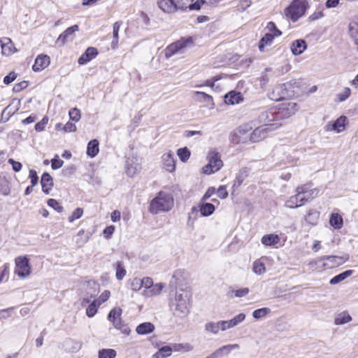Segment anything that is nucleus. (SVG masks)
<instances>
[{
  "mask_svg": "<svg viewBox=\"0 0 358 358\" xmlns=\"http://www.w3.org/2000/svg\"><path fill=\"white\" fill-rule=\"evenodd\" d=\"M70 119L73 121L78 122L80 119V111L76 108H73L69 110Z\"/></svg>",
  "mask_w": 358,
  "mask_h": 358,
  "instance_id": "de8ad7c7",
  "label": "nucleus"
},
{
  "mask_svg": "<svg viewBox=\"0 0 358 358\" xmlns=\"http://www.w3.org/2000/svg\"><path fill=\"white\" fill-rule=\"evenodd\" d=\"M122 314V309L118 308H114L113 309H112L108 315V320H110L112 323L114 322V320H117L118 319H121L120 318V315Z\"/></svg>",
  "mask_w": 358,
  "mask_h": 358,
  "instance_id": "c03bdc74",
  "label": "nucleus"
},
{
  "mask_svg": "<svg viewBox=\"0 0 358 358\" xmlns=\"http://www.w3.org/2000/svg\"><path fill=\"white\" fill-rule=\"evenodd\" d=\"M324 16L322 10H316L308 17L309 22H313L322 18Z\"/></svg>",
  "mask_w": 358,
  "mask_h": 358,
  "instance_id": "680f3d73",
  "label": "nucleus"
},
{
  "mask_svg": "<svg viewBox=\"0 0 358 358\" xmlns=\"http://www.w3.org/2000/svg\"><path fill=\"white\" fill-rule=\"evenodd\" d=\"M319 189L306 183L296 187V194L292 196V208L303 206L306 202L318 196Z\"/></svg>",
  "mask_w": 358,
  "mask_h": 358,
  "instance_id": "f03ea898",
  "label": "nucleus"
},
{
  "mask_svg": "<svg viewBox=\"0 0 358 358\" xmlns=\"http://www.w3.org/2000/svg\"><path fill=\"white\" fill-rule=\"evenodd\" d=\"M0 43L3 55L8 56L16 51V49L9 38H2L0 39Z\"/></svg>",
  "mask_w": 358,
  "mask_h": 358,
  "instance_id": "2eb2a0df",
  "label": "nucleus"
},
{
  "mask_svg": "<svg viewBox=\"0 0 358 358\" xmlns=\"http://www.w3.org/2000/svg\"><path fill=\"white\" fill-rule=\"evenodd\" d=\"M141 168V159L134 156L127 158L126 161V173L129 176L132 177L138 173Z\"/></svg>",
  "mask_w": 358,
  "mask_h": 358,
  "instance_id": "9b49d317",
  "label": "nucleus"
},
{
  "mask_svg": "<svg viewBox=\"0 0 358 358\" xmlns=\"http://www.w3.org/2000/svg\"><path fill=\"white\" fill-rule=\"evenodd\" d=\"M306 42L304 40H296L292 43V54L296 55H300L306 49Z\"/></svg>",
  "mask_w": 358,
  "mask_h": 358,
  "instance_id": "a878e982",
  "label": "nucleus"
},
{
  "mask_svg": "<svg viewBox=\"0 0 358 358\" xmlns=\"http://www.w3.org/2000/svg\"><path fill=\"white\" fill-rule=\"evenodd\" d=\"M110 292L108 290H105L99 297L95 301H97L98 305H101L103 303L106 302L110 297Z\"/></svg>",
  "mask_w": 358,
  "mask_h": 358,
  "instance_id": "6e6d98bb",
  "label": "nucleus"
},
{
  "mask_svg": "<svg viewBox=\"0 0 358 358\" xmlns=\"http://www.w3.org/2000/svg\"><path fill=\"white\" fill-rule=\"evenodd\" d=\"M164 168L169 172H173L176 169L175 159L171 153L165 154L162 156Z\"/></svg>",
  "mask_w": 358,
  "mask_h": 358,
  "instance_id": "a211bd4d",
  "label": "nucleus"
},
{
  "mask_svg": "<svg viewBox=\"0 0 358 358\" xmlns=\"http://www.w3.org/2000/svg\"><path fill=\"white\" fill-rule=\"evenodd\" d=\"M271 313V309L268 308H262L259 309H257L252 313V316L256 320L262 319L266 317L268 314Z\"/></svg>",
  "mask_w": 358,
  "mask_h": 358,
  "instance_id": "58836bf2",
  "label": "nucleus"
},
{
  "mask_svg": "<svg viewBox=\"0 0 358 358\" xmlns=\"http://www.w3.org/2000/svg\"><path fill=\"white\" fill-rule=\"evenodd\" d=\"M243 100L242 95L240 92L231 91L224 96V102L227 104L234 105L239 103Z\"/></svg>",
  "mask_w": 358,
  "mask_h": 358,
  "instance_id": "6ab92c4d",
  "label": "nucleus"
},
{
  "mask_svg": "<svg viewBox=\"0 0 358 358\" xmlns=\"http://www.w3.org/2000/svg\"><path fill=\"white\" fill-rule=\"evenodd\" d=\"M351 94V90L349 87H345L343 91L338 94V101L341 102L346 100Z\"/></svg>",
  "mask_w": 358,
  "mask_h": 358,
  "instance_id": "864d4df0",
  "label": "nucleus"
},
{
  "mask_svg": "<svg viewBox=\"0 0 358 358\" xmlns=\"http://www.w3.org/2000/svg\"><path fill=\"white\" fill-rule=\"evenodd\" d=\"M238 348V345L237 344L224 345L216 350L215 352L208 356L207 358H220L224 355H227L232 350Z\"/></svg>",
  "mask_w": 358,
  "mask_h": 358,
  "instance_id": "ddd939ff",
  "label": "nucleus"
},
{
  "mask_svg": "<svg viewBox=\"0 0 358 358\" xmlns=\"http://www.w3.org/2000/svg\"><path fill=\"white\" fill-rule=\"evenodd\" d=\"M348 124V118L345 115H341L334 122H329L326 126V130L328 131H334L340 133L345 130Z\"/></svg>",
  "mask_w": 358,
  "mask_h": 358,
  "instance_id": "f8f14e48",
  "label": "nucleus"
},
{
  "mask_svg": "<svg viewBox=\"0 0 358 358\" xmlns=\"http://www.w3.org/2000/svg\"><path fill=\"white\" fill-rule=\"evenodd\" d=\"M193 0H157L158 7L164 13H174L187 8L188 3Z\"/></svg>",
  "mask_w": 358,
  "mask_h": 358,
  "instance_id": "39448f33",
  "label": "nucleus"
},
{
  "mask_svg": "<svg viewBox=\"0 0 358 358\" xmlns=\"http://www.w3.org/2000/svg\"><path fill=\"white\" fill-rule=\"evenodd\" d=\"M116 351L113 349H102L99 351V358H115L116 357Z\"/></svg>",
  "mask_w": 358,
  "mask_h": 358,
  "instance_id": "4c0bfd02",
  "label": "nucleus"
},
{
  "mask_svg": "<svg viewBox=\"0 0 358 358\" xmlns=\"http://www.w3.org/2000/svg\"><path fill=\"white\" fill-rule=\"evenodd\" d=\"M29 178L31 179V183L32 186H36L38 181V177L36 171L31 169L29 171Z\"/></svg>",
  "mask_w": 358,
  "mask_h": 358,
  "instance_id": "69168bd1",
  "label": "nucleus"
},
{
  "mask_svg": "<svg viewBox=\"0 0 358 358\" xmlns=\"http://www.w3.org/2000/svg\"><path fill=\"white\" fill-rule=\"evenodd\" d=\"M177 155L182 162H185L189 159L190 157V151L187 147H185L178 149L177 151Z\"/></svg>",
  "mask_w": 358,
  "mask_h": 358,
  "instance_id": "ea45409f",
  "label": "nucleus"
},
{
  "mask_svg": "<svg viewBox=\"0 0 358 358\" xmlns=\"http://www.w3.org/2000/svg\"><path fill=\"white\" fill-rule=\"evenodd\" d=\"M172 353V348L170 346H163L159 349V350L155 353L152 358H166L169 357Z\"/></svg>",
  "mask_w": 358,
  "mask_h": 358,
  "instance_id": "c756f323",
  "label": "nucleus"
},
{
  "mask_svg": "<svg viewBox=\"0 0 358 358\" xmlns=\"http://www.w3.org/2000/svg\"><path fill=\"white\" fill-rule=\"evenodd\" d=\"M229 138L231 142L234 144H238L244 141L241 137V135H240L236 131H234L230 134Z\"/></svg>",
  "mask_w": 358,
  "mask_h": 358,
  "instance_id": "603ef678",
  "label": "nucleus"
},
{
  "mask_svg": "<svg viewBox=\"0 0 358 358\" xmlns=\"http://www.w3.org/2000/svg\"><path fill=\"white\" fill-rule=\"evenodd\" d=\"M347 258L336 255L324 256L311 263L315 270L322 272L327 269L338 267L347 261Z\"/></svg>",
  "mask_w": 358,
  "mask_h": 358,
  "instance_id": "20e7f679",
  "label": "nucleus"
},
{
  "mask_svg": "<svg viewBox=\"0 0 358 358\" xmlns=\"http://www.w3.org/2000/svg\"><path fill=\"white\" fill-rule=\"evenodd\" d=\"M194 44V38L192 36L187 38H181L178 41L170 44L164 50L165 57L170 58L182 50L192 46Z\"/></svg>",
  "mask_w": 358,
  "mask_h": 358,
  "instance_id": "423d86ee",
  "label": "nucleus"
},
{
  "mask_svg": "<svg viewBox=\"0 0 358 358\" xmlns=\"http://www.w3.org/2000/svg\"><path fill=\"white\" fill-rule=\"evenodd\" d=\"M274 129L273 124H265L256 128L250 136V141L255 143L264 139L268 132Z\"/></svg>",
  "mask_w": 358,
  "mask_h": 358,
  "instance_id": "9d476101",
  "label": "nucleus"
},
{
  "mask_svg": "<svg viewBox=\"0 0 358 358\" xmlns=\"http://www.w3.org/2000/svg\"><path fill=\"white\" fill-rule=\"evenodd\" d=\"M252 271L257 275H261L266 271L264 264L259 260H256L253 263Z\"/></svg>",
  "mask_w": 358,
  "mask_h": 358,
  "instance_id": "37998d69",
  "label": "nucleus"
},
{
  "mask_svg": "<svg viewBox=\"0 0 358 358\" xmlns=\"http://www.w3.org/2000/svg\"><path fill=\"white\" fill-rule=\"evenodd\" d=\"M174 204L173 198L171 194L159 192L157 195L151 201L149 210L152 214H158L160 212L170 210Z\"/></svg>",
  "mask_w": 358,
  "mask_h": 358,
  "instance_id": "7ed1b4c3",
  "label": "nucleus"
},
{
  "mask_svg": "<svg viewBox=\"0 0 358 358\" xmlns=\"http://www.w3.org/2000/svg\"><path fill=\"white\" fill-rule=\"evenodd\" d=\"M18 110V108L16 107L14 109L12 108L11 105L8 106L6 108H4V110L2 112V117H3L4 115H7V120L9 119L10 117L13 115Z\"/></svg>",
  "mask_w": 358,
  "mask_h": 358,
  "instance_id": "3c124183",
  "label": "nucleus"
},
{
  "mask_svg": "<svg viewBox=\"0 0 358 358\" xmlns=\"http://www.w3.org/2000/svg\"><path fill=\"white\" fill-rule=\"evenodd\" d=\"M208 163L202 168V172L205 174H211L219 171L223 165L222 161L218 153L211 151L208 155Z\"/></svg>",
  "mask_w": 358,
  "mask_h": 358,
  "instance_id": "0eeeda50",
  "label": "nucleus"
},
{
  "mask_svg": "<svg viewBox=\"0 0 358 358\" xmlns=\"http://www.w3.org/2000/svg\"><path fill=\"white\" fill-rule=\"evenodd\" d=\"M99 143L96 139L91 140L87 148V155L91 157H94L97 155L99 151Z\"/></svg>",
  "mask_w": 358,
  "mask_h": 358,
  "instance_id": "5701e85b",
  "label": "nucleus"
},
{
  "mask_svg": "<svg viewBox=\"0 0 358 358\" xmlns=\"http://www.w3.org/2000/svg\"><path fill=\"white\" fill-rule=\"evenodd\" d=\"M218 80H220V78L218 76H215L211 80H206L203 84L196 85L195 87H201L203 86H208V87H213L214 86V85H215V83L216 81H217Z\"/></svg>",
  "mask_w": 358,
  "mask_h": 358,
  "instance_id": "052dcab7",
  "label": "nucleus"
},
{
  "mask_svg": "<svg viewBox=\"0 0 358 358\" xmlns=\"http://www.w3.org/2000/svg\"><path fill=\"white\" fill-rule=\"evenodd\" d=\"M15 262L16 266L15 273L19 277L24 278L29 275L31 273V266L29 259L27 257H17L15 258Z\"/></svg>",
  "mask_w": 358,
  "mask_h": 358,
  "instance_id": "6e6552de",
  "label": "nucleus"
},
{
  "mask_svg": "<svg viewBox=\"0 0 358 358\" xmlns=\"http://www.w3.org/2000/svg\"><path fill=\"white\" fill-rule=\"evenodd\" d=\"M249 289L248 287L241 288L236 290H231V293L237 298H241L247 296L249 294Z\"/></svg>",
  "mask_w": 358,
  "mask_h": 358,
  "instance_id": "49530a36",
  "label": "nucleus"
},
{
  "mask_svg": "<svg viewBox=\"0 0 358 358\" xmlns=\"http://www.w3.org/2000/svg\"><path fill=\"white\" fill-rule=\"evenodd\" d=\"M48 205L50 207L54 208L58 213H62L64 210V208L59 203V202L57 200L54 199H48Z\"/></svg>",
  "mask_w": 358,
  "mask_h": 358,
  "instance_id": "a18cd8bd",
  "label": "nucleus"
},
{
  "mask_svg": "<svg viewBox=\"0 0 358 358\" xmlns=\"http://www.w3.org/2000/svg\"><path fill=\"white\" fill-rule=\"evenodd\" d=\"M48 118L43 117L40 122L36 124L35 129L36 131H42L44 130L45 125L48 123Z\"/></svg>",
  "mask_w": 358,
  "mask_h": 358,
  "instance_id": "13d9d810",
  "label": "nucleus"
},
{
  "mask_svg": "<svg viewBox=\"0 0 358 358\" xmlns=\"http://www.w3.org/2000/svg\"><path fill=\"white\" fill-rule=\"evenodd\" d=\"M155 330V325L151 322H143L137 326L136 331L138 334L145 335Z\"/></svg>",
  "mask_w": 358,
  "mask_h": 358,
  "instance_id": "412c9836",
  "label": "nucleus"
},
{
  "mask_svg": "<svg viewBox=\"0 0 358 358\" xmlns=\"http://www.w3.org/2000/svg\"><path fill=\"white\" fill-rule=\"evenodd\" d=\"M122 24V21L115 22L113 26V41L111 42V48L113 50L117 49L118 46V38H119V31L121 25Z\"/></svg>",
  "mask_w": 358,
  "mask_h": 358,
  "instance_id": "4be33fe9",
  "label": "nucleus"
},
{
  "mask_svg": "<svg viewBox=\"0 0 358 358\" xmlns=\"http://www.w3.org/2000/svg\"><path fill=\"white\" fill-rule=\"evenodd\" d=\"M329 224L336 229H340L343 226V220L338 213H332L329 218Z\"/></svg>",
  "mask_w": 358,
  "mask_h": 358,
  "instance_id": "b1692460",
  "label": "nucleus"
},
{
  "mask_svg": "<svg viewBox=\"0 0 358 358\" xmlns=\"http://www.w3.org/2000/svg\"><path fill=\"white\" fill-rule=\"evenodd\" d=\"M280 241V238L275 234L265 235L262 238V243L266 246H273Z\"/></svg>",
  "mask_w": 358,
  "mask_h": 358,
  "instance_id": "cd10ccee",
  "label": "nucleus"
},
{
  "mask_svg": "<svg viewBox=\"0 0 358 358\" xmlns=\"http://www.w3.org/2000/svg\"><path fill=\"white\" fill-rule=\"evenodd\" d=\"M99 305H98L97 301L94 300L87 308L86 314L89 317H94L97 313V310Z\"/></svg>",
  "mask_w": 358,
  "mask_h": 358,
  "instance_id": "a19ab883",
  "label": "nucleus"
},
{
  "mask_svg": "<svg viewBox=\"0 0 358 358\" xmlns=\"http://www.w3.org/2000/svg\"><path fill=\"white\" fill-rule=\"evenodd\" d=\"M131 288L134 291H138L142 288V282L140 278H135L131 282Z\"/></svg>",
  "mask_w": 358,
  "mask_h": 358,
  "instance_id": "4d7b16f0",
  "label": "nucleus"
},
{
  "mask_svg": "<svg viewBox=\"0 0 358 358\" xmlns=\"http://www.w3.org/2000/svg\"><path fill=\"white\" fill-rule=\"evenodd\" d=\"M8 162L12 165L13 170L15 172H18L22 169V164L19 162L15 161L13 159H9Z\"/></svg>",
  "mask_w": 358,
  "mask_h": 358,
  "instance_id": "e2e57ef3",
  "label": "nucleus"
},
{
  "mask_svg": "<svg viewBox=\"0 0 358 358\" xmlns=\"http://www.w3.org/2000/svg\"><path fill=\"white\" fill-rule=\"evenodd\" d=\"M50 64V57L47 55H40L36 59L32 69L34 71H40L47 67Z\"/></svg>",
  "mask_w": 358,
  "mask_h": 358,
  "instance_id": "dca6fc26",
  "label": "nucleus"
},
{
  "mask_svg": "<svg viewBox=\"0 0 358 358\" xmlns=\"http://www.w3.org/2000/svg\"><path fill=\"white\" fill-rule=\"evenodd\" d=\"M205 330L208 332H210L214 334H217L220 331L219 322H207L205 325Z\"/></svg>",
  "mask_w": 358,
  "mask_h": 358,
  "instance_id": "79ce46f5",
  "label": "nucleus"
},
{
  "mask_svg": "<svg viewBox=\"0 0 358 358\" xmlns=\"http://www.w3.org/2000/svg\"><path fill=\"white\" fill-rule=\"evenodd\" d=\"M320 217V213L317 210H310L306 217V220L309 224L314 225L316 224Z\"/></svg>",
  "mask_w": 358,
  "mask_h": 358,
  "instance_id": "c9c22d12",
  "label": "nucleus"
},
{
  "mask_svg": "<svg viewBox=\"0 0 358 358\" xmlns=\"http://www.w3.org/2000/svg\"><path fill=\"white\" fill-rule=\"evenodd\" d=\"M41 184L43 192L46 194H49L53 186V179L48 173L45 172L42 175Z\"/></svg>",
  "mask_w": 358,
  "mask_h": 358,
  "instance_id": "f3484780",
  "label": "nucleus"
},
{
  "mask_svg": "<svg viewBox=\"0 0 358 358\" xmlns=\"http://www.w3.org/2000/svg\"><path fill=\"white\" fill-rule=\"evenodd\" d=\"M194 99L196 101L203 102L206 106L213 105V97L209 94L199 91L194 92Z\"/></svg>",
  "mask_w": 358,
  "mask_h": 358,
  "instance_id": "aec40b11",
  "label": "nucleus"
},
{
  "mask_svg": "<svg viewBox=\"0 0 358 358\" xmlns=\"http://www.w3.org/2000/svg\"><path fill=\"white\" fill-rule=\"evenodd\" d=\"M169 306L173 316L184 318L189 313L191 306V294L184 289L171 293Z\"/></svg>",
  "mask_w": 358,
  "mask_h": 358,
  "instance_id": "f257e3e1",
  "label": "nucleus"
},
{
  "mask_svg": "<svg viewBox=\"0 0 358 358\" xmlns=\"http://www.w3.org/2000/svg\"><path fill=\"white\" fill-rule=\"evenodd\" d=\"M216 192L220 199H224L228 196V192L225 185L220 186Z\"/></svg>",
  "mask_w": 358,
  "mask_h": 358,
  "instance_id": "bf43d9fd",
  "label": "nucleus"
},
{
  "mask_svg": "<svg viewBox=\"0 0 358 358\" xmlns=\"http://www.w3.org/2000/svg\"><path fill=\"white\" fill-rule=\"evenodd\" d=\"M115 231V227L113 226V225H110V226H108L106 227L103 231V234L104 235V237L107 239L110 238V236L113 235V234L114 233Z\"/></svg>",
  "mask_w": 358,
  "mask_h": 358,
  "instance_id": "338daca9",
  "label": "nucleus"
},
{
  "mask_svg": "<svg viewBox=\"0 0 358 358\" xmlns=\"http://www.w3.org/2000/svg\"><path fill=\"white\" fill-rule=\"evenodd\" d=\"M28 86L27 81H22L15 84L13 87V91L15 92H20L21 90L25 89Z\"/></svg>",
  "mask_w": 358,
  "mask_h": 358,
  "instance_id": "774afa93",
  "label": "nucleus"
},
{
  "mask_svg": "<svg viewBox=\"0 0 358 358\" xmlns=\"http://www.w3.org/2000/svg\"><path fill=\"white\" fill-rule=\"evenodd\" d=\"M83 214V210L81 208H77L73 213L69 217L70 222H73L76 219H79Z\"/></svg>",
  "mask_w": 358,
  "mask_h": 358,
  "instance_id": "09e8293b",
  "label": "nucleus"
},
{
  "mask_svg": "<svg viewBox=\"0 0 358 358\" xmlns=\"http://www.w3.org/2000/svg\"><path fill=\"white\" fill-rule=\"evenodd\" d=\"M98 55V50L93 47L88 48L85 52L79 57L78 64L83 65L90 62Z\"/></svg>",
  "mask_w": 358,
  "mask_h": 358,
  "instance_id": "4468645a",
  "label": "nucleus"
},
{
  "mask_svg": "<svg viewBox=\"0 0 358 358\" xmlns=\"http://www.w3.org/2000/svg\"><path fill=\"white\" fill-rule=\"evenodd\" d=\"M266 28L272 32V35L274 36H279L281 35V31L276 27L275 24L273 22H269L267 24Z\"/></svg>",
  "mask_w": 358,
  "mask_h": 358,
  "instance_id": "8fccbe9b",
  "label": "nucleus"
},
{
  "mask_svg": "<svg viewBox=\"0 0 358 358\" xmlns=\"http://www.w3.org/2000/svg\"><path fill=\"white\" fill-rule=\"evenodd\" d=\"M349 34L354 41L358 50V20L350 23Z\"/></svg>",
  "mask_w": 358,
  "mask_h": 358,
  "instance_id": "393cba45",
  "label": "nucleus"
},
{
  "mask_svg": "<svg viewBox=\"0 0 358 358\" xmlns=\"http://www.w3.org/2000/svg\"><path fill=\"white\" fill-rule=\"evenodd\" d=\"M352 320V317L348 313H340L335 319L334 323L336 325L346 324Z\"/></svg>",
  "mask_w": 358,
  "mask_h": 358,
  "instance_id": "f704fd0d",
  "label": "nucleus"
},
{
  "mask_svg": "<svg viewBox=\"0 0 358 358\" xmlns=\"http://www.w3.org/2000/svg\"><path fill=\"white\" fill-rule=\"evenodd\" d=\"M205 3V1L204 0H197L196 2L194 3H192V1H190L189 3H188L187 4V8H188L189 10H199L201 7V6Z\"/></svg>",
  "mask_w": 358,
  "mask_h": 358,
  "instance_id": "5fc2aeb1",
  "label": "nucleus"
},
{
  "mask_svg": "<svg viewBox=\"0 0 358 358\" xmlns=\"http://www.w3.org/2000/svg\"><path fill=\"white\" fill-rule=\"evenodd\" d=\"M164 288L162 283H157L152 285L148 290H144L143 295L145 296H157L159 294Z\"/></svg>",
  "mask_w": 358,
  "mask_h": 358,
  "instance_id": "bb28decb",
  "label": "nucleus"
},
{
  "mask_svg": "<svg viewBox=\"0 0 358 358\" xmlns=\"http://www.w3.org/2000/svg\"><path fill=\"white\" fill-rule=\"evenodd\" d=\"M352 273H353L352 270H347V271L334 276V278H332L330 280L329 283L331 285H336V284L339 283L340 282L345 280L347 278L350 277Z\"/></svg>",
  "mask_w": 358,
  "mask_h": 358,
  "instance_id": "c85d7f7f",
  "label": "nucleus"
},
{
  "mask_svg": "<svg viewBox=\"0 0 358 358\" xmlns=\"http://www.w3.org/2000/svg\"><path fill=\"white\" fill-rule=\"evenodd\" d=\"M215 206L210 203H206L200 206V213L203 216H209L215 211Z\"/></svg>",
  "mask_w": 358,
  "mask_h": 358,
  "instance_id": "473e14b6",
  "label": "nucleus"
},
{
  "mask_svg": "<svg viewBox=\"0 0 358 358\" xmlns=\"http://www.w3.org/2000/svg\"><path fill=\"white\" fill-rule=\"evenodd\" d=\"M113 324L116 329L120 330L122 334L125 335H129L131 331L129 326L124 324L121 319L114 320Z\"/></svg>",
  "mask_w": 358,
  "mask_h": 358,
  "instance_id": "7c9ffc66",
  "label": "nucleus"
},
{
  "mask_svg": "<svg viewBox=\"0 0 358 358\" xmlns=\"http://www.w3.org/2000/svg\"><path fill=\"white\" fill-rule=\"evenodd\" d=\"M308 8L309 3L307 0H293L292 22H295L303 16Z\"/></svg>",
  "mask_w": 358,
  "mask_h": 358,
  "instance_id": "1a4fd4ad",
  "label": "nucleus"
},
{
  "mask_svg": "<svg viewBox=\"0 0 358 358\" xmlns=\"http://www.w3.org/2000/svg\"><path fill=\"white\" fill-rule=\"evenodd\" d=\"M141 280L142 282V287H145V290H148L153 285L152 279L149 277H145Z\"/></svg>",
  "mask_w": 358,
  "mask_h": 358,
  "instance_id": "0e129e2a",
  "label": "nucleus"
},
{
  "mask_svg": "<svg viewBox=\"0 0 358 358\" xmlns=\"http://www.w3.org/2000/svg\"><path fill=\"white\" fill-rule=\"evenodd\" d=\"M248 173V170L246 168H243L240 170L238 176H236V178L234 182V185H233L234 189L236 187H239L242 184V182H243L245 178L247 177Z\"/></svg>",
  "mask_w": 358,
  "mask_h": 358,
  "instance_id": "72a5a7b5",
  "label": "nucleus"
},
{
  "mask_svg": "<svg viewBox=\"0 0 358 358\" xmlns=\"http://www.w3.org/2000/svg\"><path fill=\"white\" fill-rule=\"evenodd\" d=\"M273 35H272L271 34H266L259 41V50L261 52H264L265 46L270 45L273 40Z\"/></svg>",
  "mask_w": 358,
  "mask_h": 358,
  "instance_id": "2f4dec72",
  "label": "nucleus"
},
{
  "mask_svg": "<svg viewBox=\"0 0 358 358\" xmlns=\"http://www.w3.org/2000/svg\"><path fill=\"white\" fill-rule=\"evenodd\" d=\"M116 273L115 277L118 280H122L126 275V270L123 266L122 262H117L115 264Z\"/></svg>",
  "mask_w": 358,
  "mask_h": 358,
  "instance_id": "e433bc0d",
  "label": "nucleus"
}]
</instances>
